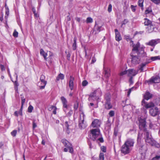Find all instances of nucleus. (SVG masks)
<instances>
[{
    "label": "nucleus",
    "mask_w": 160,
    "mask_h": 160,
    "mask_svg": "<svg viewBox=\"0 0 160 160\" xmlns=\"http://www.w3.org/2000/svg\"><path fill=\"white\" fill-rule=\"evenodd\" d=\"M154 28V26L152 24L148 26L147 28V31L148 32V33L152 32L153 31Z\"/></svg>",
    "instance_id": "nucleus-26"
},
{
    "label": "nucleus",
    "mask_w": 160,
    "mask_h": 160,
    "mask_svg": "<svg viewBox=\"0 0 160 160\" xmlns=\"http://www.w3.org/2000/svg\"><path fill=\"white\" fill-rule=\"evenodd\" d=\"M105 99L106 102H110V95L109 94H106L105 96Z\"/></svg>",
    "instance_id": "nucleus-33"
},
{
    "label": "nucleus",
    "mask_w": 160,
    "mask_h": 160,
    "mask_svg": "<svg viewBox=\"0 0 160 160\" xmlns=\"http://www.w3.org/2000/svg\"><path fill=\"white\" fill-rule=\"evenodd\" d=\"M13 35L15 38H17L18 37V33L16 31V30L14 31V32L13 33Z\"/></svg>",
    "instance_id": "nucleus-45"
},
{
    "label": "nucleus",
    "mask_w": 160,
    "mask_h": 160,
    "mask_svg": "<svg viewBox=\"0 0 160 160\" xmlns=\"http://www.w3.org/2000/svg\"><path fill=\"white\" fill-rule=\"evenodd\" d=\"M130 79L129 80V82H130V83L131 84H132L133 83V80H132V78L133 77H130Z\"/></svg>",
    "instance_id": "nucleus-56"
},
{
    "label": "nucleus",
    "mask_w": 160,
    "mask_h": 160,
    "mask_svg": "<svg viewBox=\"0 0 160 160\" xmlns=\"http://www.w3.org/2000/svg\"><path fill=\"white\" fill-rule=\"evenodd\" d=\"M138 73V70L134 69H129L128 70V75L129 77H133Z\"/></svg>",
    "instance_id": "nucleus-11"
},
{
    "label": "nucleus",
    "mask_w": 160,
    "mask_h": 160,
    "mask_svg": "<svg viewBox=\"0 0 160 160\" xmlns=\"http://www.w3.org/2000/svg\"><path fill=\"white\" fill-rule=\"evenodd\" d=\"M101 124V121L99 120L95 119L92 122L91 125L93 128H98L100 126Z\"/></svg>",
    "instance_id": "nucleus-14"
},
{
    "label": "nucleus",
    "mask_w": 160,
    "mask_h": 160,
    "mask_svg": "<svg viewBox=\"0 0 160 160\" xmlns=\"http://www.w3.org/2000/svg\"><path fill=\"white\" fill-rule=\"evenodd\" d=\"M33 109V107L32 105H29L28 108V112L30 113L32 112Z\"/></svg>",
    "instance_id": "nucleus-37"
},
{
    "label": "nucleus",
    "mask_w": 160,
    "mask_h": 160,
    "mask_svg": "<svg viewBox=\"0 0 160 160\" xmlns=\"http://www.w3.org/2000/svg\"><path fill=\"white\" fill-rule=\"evenodd\" d=\"M152 12V10L151 8H148L145 11V14L147 15L148 14Z\"/></svg>",
    "instance_id": "nucleus-34"
},
{
    "label": "nucleus",
    "mask_w": 160,
    "mask_h": 160,
    "mask_svg": "<svg viewBox=\"0 0 160 160\" xmlns=\"http://www.w3.org/2000/svg\"><path fill=\"white\" fill-rule=\"evenodd\" d=\"M40 54L42 56L45 60H47V54L46 53L43 49H41L40 50Z\"/></svg>",
    "instance_id": "nucleus-29"
},
{
    "label": "nucleus",
    "mask_w": 160,
    "mask_h": 160,
    "mask_svg": "<svg viewBox=\"0 0 160 160\" xmlns=\"http://www.w3.org/2000/svg\"><path fill=\"white\" fill-rule=\"evenodd\" d=\"M104 153H100L99 154L100 160H104Z\"/></svg>",
    "instance_id": "nucleus-39"
},
{
    "label": "nucleus",
    "mask_w": 160,
    "mask_h": 160,
    "mask_svg": "<svg viewBox=\"0 0 160 160\" xmlns=\"http://www.w3.org/2000/svg\"><path fill=\"white\" fill-rule=\"evenodd\" d=\"M15 88V89H17L18 86V84L17 81H15L14 83Z\"/></svg>",
    "instance_id": "nucleus-52"
},
{
    "label": "nucleus",
    "mask_w": 160,
    "mask_h": 160,
    "mask_svg": "<svg viewBox=\"0 0 160 160\" xmlns=\"http://www.w3.org/2000/svg\"><path fill=\"white\" fill-rule=\"evenodd\" d=\"M74 42L73 45H72V48L73 49V50H75L76 48V41H77V38L76 37H75L73 39Z\"/></svg>",
    "instance_id": "nucleus-32"
},
{
    "label": "nucleus",
    "mask_w": 160,
    "mask_h": 160,
    "mask_svg": "<svg viewBox=\"0 0 160 160\" xmlns=\"http://www.w3.org/2000/svg\"><path fill=\"white\" fill-rule=\"evenodd\" d=\"M158 107H155L154 108H152L149 111V113L150 115L152 116H155L157 115L158 112Z\"/></svg>",
    "instance_id": "nucleus-12"
},
{
    "label": "nucleus",
    "mask_w": 160,
    "mask_h": 160,
    "mask_svg": "<svg viewBox=\"0 0 160 160\" xmlns=\"http://www.w3.org/2000/svg\"><path fill=\"white\" fill-rule=\"evenodd\" d=\"M5 14L7 16H5V18L7 19L9 14V10L8 8H7V9L6 10Z\"/></svg>",
    "instance_id": "nucleus-44"
},
{
    "label": "nucleus",
    "mask_w": 160,
    "mask_h": 160,
    "mask_svg": "<svg viewBox=\"0 0 160 160\" xmlns=\"http://www.w3.org/2000/svg\"><path fill=\"white\" fill-rule=\"evenodd\" d=\"M37 126V125L34 122H33V128H35Z\"/></svg>",
    "instance_id": "nucleus-58"
},
{
    "label": "nucleus",
    "mask_w": 160,
    "mask_h": 160,
    "mask_svg": "<svg viewBox=\"0 0 160 160\" xmlns=\"http://www.w3.org/2000/svg\"><path fill=\"white\" fill-rule=\"evenodd\" d=\"M142 105L145 108L148 109L154 107L155 106L160 107V97L156 98L154 100V103L152 102H150L148 103L144 99H143L142 102Z\"/></svg>",
    "instance_id": "nucleus-4"
},
{
    "label": "nucleus",
    "mask_w": 160,
    "mask_h": 160,
    "mask_svg": "<svg viewBox=\"0 0 160 160\" xmlns=\"http://www.w3.org/2000/svg\"><path fill=\"white\" fill-rule=\"evenodd\" d=\"M112 10V5L111 4H109L108 8V11L109 12H111Z\"/></svg>",
    "instance_id": "nucleus-47"
},
{
    "label": "nucleus",
    "mask_w": 160,
    "mask_h": 160,
    "mask_svg": "<svg viewBox=\"0 0 160 160\" xmlns=\"http://www.w3.org/2000/svg\"><path fill=\"white\" fill-rule=\"evenodd\" d=\"M14 115L18 117V112L17 111H15L14 112Z\"/></svg>",
    "instance_id": "nucleus-63"
},
{
    "label": "nucleus",
    "mask_w": 160,
    "mask_h": 160,
    "mask_svg": "<svg viewBox=\"0 0 160 160\" xmlns=\"http://www.w3.org/2000/svg\"><path fill=\"white\" fill-rule=\"evenodd\" d=\"M110 69L108 68H105L104 69V75L106 78H108L110 75Z\"/></svg>",
    "instance_id": "nucleus-24"
},
{
    "label": "nucleus",
    "mask_w": 160,
    "mask_h": 160,
    "mask_svg": "<svg viewBox=\"0 0 160 160\" xmlns=\"http://www.w3.org/2000/svg\"><path fill=\"white\" fill-rule=\"evenodd\" d=\"M140 44L138 42L136 45H133L132 52L131 55L132 57L131 62L132 65H135L139 64L140 62V58L138 57H144L146 55L142 47L140 48Z\"/></svg>",
    "instance_id": "nucleus-1"
},
{
    "label": "nucleus",
    "mask_w": 160,
    "mask_h": 160,
    "mask_svg": "<svg viewBox=\"0 0 160 160\" xmlns=\"http://www.w3.org/2000/svg\"><path fill=\"white\" fill-rule=\"evenodd\" d=\"M93 22V20L92 19L90 18V17H88V18L86 20V22L87 23H91Z\"/></svg>",
    "instance_id": "nucleus-38"
},
{
    "label": "nucleus",
    "mask_w": 160,
    "mask_h": 160,
    "mask_svg": "<svg viewBox=\"0 0 160 160\" xmlns=\"http://www.w3.org/2000/svg\"><path fill=\"white\" fill-rule=\"evenodd\" d=\"M137 146L139 148V152L142 154L145 153L147 151L146 146L138 138Z\"/></svg>",
    "instance_id": "nucleus-6"
},
{
    "label": "nucleus",
    "mask_w": 160,
    "mask_h": 160,
    "mask_svg": "<svg viewBox=\"0 0 160 160\" xmlns=\"http://www.w3.org/2000/svg\"><path fill=\"white\" fill-rule=\"evenodd\" d=\"M144 137L146 142L152 146H155L156 142L152 138L151 133L147 130L145 129Z\"/></svg>",
    "instance_id": "nucleus-5"
},
{
    "label": "nucleus",
    "mask_w": 160,
    "mask_h": 160,
    "mask_svg": "<svg viewBox=\"0 0 160 160\" xmlns=\"http://www.w3.org/2000/svg\"><path fill=\"white\" fill-rule=\"evenodd\" d=\"M25 99H22V100H21V104L23 105L25 103Z\"/></svg>",
    "instance_id": "nucleus-59"
},
{
    "label": "nucleus",
    "mask_w": 160,
    "mask_h": 160,
    "mask_svg": "<svg viewBox=\"0 0 160 160\" xmlns=\"http://www.w3.org/2000/svg\"><path fill=\"white\" fill-rule=\"evenodd\" d=\"M88 84V82L86 80H84L82 82V84L83 86H86Z\"/></svg>",
    "instance_id": "nucleus-49"
},
{
    "label": "nucleus",
    "mask_w": 160,
    "mask_h": 160,
    "mask_svg": "<svg viewBox=\"0 0 160 160\" xmlns=\"http://www.w3.org/2000/svg\"><path fill=\"white\" fill-rule=\"evenodd\" d=\"M115 38L116 41H119L122 39V38L119 32L118 31L117 29H115Z\"/></svg>",
    "instance_id": "nucleus-21"
},
{
    "label": "nucleus",
    "mask_w": 160,
    "mask_h": 160,
    "mask_svg": "<svg viewBox=\"0 0 160 160\" xmlns=\"http://www.w3.org/2000/svg\"><path fill=\"white\" fill-rule=\"evenodd\" d=\"M143 0H139L138 1V5L140 7H143Z\"/></svg>",
    "instance_id": "nucleus-36"
},
{
    "label": "nucleus",
    "mask_w": 160,
    "mask_h": 160,
    "mask_svg": "<svg viewBox=\"0 0 160 160\" xmlns=\"http://www.w3.org/2000/svg\"><path fill=\"white\" fill-rule=\"evenodd\" d=\"M134 143L133 139L131 138L127 139L121 147V153L124 155L129 153L132 150Z\"/></svg>",
    "instance_id": "nucleus-2"
},
{
    "label": "nucleus",
    "mask_w": 160,
    "mask_h": 160,
    "mask_svg": "<svg viewBox=\"0 0 160 160\" xmlns=\"http://www.w3.org/2000/svg\"><path fill=\"white\" fill-rule=\"evenodd\" d=\"M61 100L63 104V107L64 108V110L65 112H66L67 108V101L65 98L63 97H61Z\"/></svg>",
    "instance_id": "nucleus-17"
},
{
    "label": "nucleus",
    "mask_w": 160,
    "mask_h": 160,
    "mask_svg": "<svg viewBox=\"0 0 160 160\" xmlns=\"http://www.w3.org/2000/svg\"><path fill=\"white\" fill-rule=\"evenodd\" d=\"M72 111H70L68 113V115L69 116H70L72 114Z\"/></svg>",
    "instance_id": "nucleus-60"
},
{
    "label": "nucleus",
    "mask_w": 160,
    "mask_h": 160,
    "mask_svg": "<svg viewBox=\"0 0 160 160\" xmlns=\"http://www.w3.org/2000/svg\"><path fill=\"white\" fill-rule=\"evenodd\" d=\"M112 107V105L111 104L110 102H106L105 104V108L107 109H110Z\"/></svg>",
    "instance_id": "nucleus-25"
},
{
    "label": "nucleus",
    "mask_w": 160,
    "mask_h": 160,
    "mask_svg": "<svg viewBox=\"0 0 160 160\" xmlns=\"http://www.w3.org/2000/svg\"><path fill=\"white\" fill-rule=\"evenodd\" d=\"M159 124L157 123H155L153 122H150L149 123V127L150 128L153 129H157L159 128Z\"/></svg>",
    "instance_id": "nucleus-19"
},
{
    "label": "nucleus",
    "mask_w": 160,
    "mask_h": 160,
    "mask_svg": "<svg viewBox=\"0 0 160 160\" xmlns=\"http://www.w3.org/2000/svg\"><path fill=\"white\" fill-rule=\"evenodd\" d=\"M152 2L156 4H159V0H151Z\"/></svg>",
    "instance_id": "nucleus-51"
},
{
    "label": "nucleus",
    "mask_w": 160,
    "mask_h": 160,
    "mask_svg": "<svg viewBox=\"0 0 160 160\" xmlns=\"http://www.w3.org/2000/svg\"><path fill=\"white\" fill-rule=\"evenodd\" d=\"M51 108L52 109H54L53 111V113L54 114H56V108L54 106H52Z\"/></svg>",
    "instance_id": "nucleus-48"
},
{
    "label": "nucleus",
    "mask_w": 160,
    "mask_h": 160,
    "mask_svg": "<svg viewBox=\"0 0 160 160\" xmlns=\"http://www.w3.org/2000/svg\"><path fill=\"white\" fill-rule=\"evenodd\" d=\"M125 39L127 41H130V44L131 45H132V46H133V45H134L133 44V41L131 40V38H130V37L129 36H124Z\"/></svg>",
    "instance_id": "nucleus-30"
},
{
    "label": "nucleus",
    "mask_w": 160,
    "mask_h": 160,
    "mask_svg": "<svg viewBox=\"0 0 160 160\" xmlns=\"http://www.w3.org/2000/svg\"><path fill=\"white\" fill-rule=\"evenodd\" d=\"M139 127L141 129H143L145 132V129L147 130L145 128L146 126V121L144 119H140L139 120ZM145 132H144V133Z\"/></svg>",
    "instance_id": "nucleus-13"
},
{
    "label": "nucleus",
    "mask_w": 160,
    "mask_h": 160,
    "mask_svg": "<svg viewBox=\"0 0 160 160\" xmlns=\"http://www.w3.org/2000/svg\"><path fill=\"white\" fill-rule=\"evenodd\" d=\"M151 59L152 61H154L160 59V58L159 56L152 57L151 58Z\"/></svg>",
    "instance_id": "nucleus-35"
},
{
    "label": "nucleus",
    "mask_w": 160,
    "mask_h": 160,
    "mask_svg": "<svg viewBox=\"0 0 160 160\" xmlns=\"http://www.w3.org/2000/svg\"><path fill=\"white\" fill-rule=\"evenodd\" d=\"M0 68L2 71H3L5 70V68L4 66L2 65H0Z\"/></svg>",
    "instance_id": "nucleus-55"
},
{
    "label": "nucleus",
    "mask_w": 160,
    "mask_h": 160,
    "mask_svg": "<svg viewBox=\"0 0 160 160\" xmlns=\"http://www.w3.org/2000/svg\"><path fill=\"white\" fill-rule=\"evenodd\" d=\"M96 61V59H95V58H92V62L93 63H94V62H95Z\"/></svg>",
    "instance_id": "nucleus-64"
},
{
    "label": "nucleus",
    "mask_w": 160,
    "mask_h": 160,
    "mask_svg": "<svg viewBox=\"0 0 160 160\" xmlns=\"http://www.w3.org/2000/svg\"><path fill=\"white\" fill-rule=\"evenodd\" d=\"M101 92L100 89H98L90 94L88 100L90 101L92 100H98L99 98V96H101Z\"/></svg>",
    "instance_id": "nucleus-7"
},
{
    "label": "nucleus",
    "mask_w": 160,
    "mask_h": 160,
    "mask_svg": "<svg viewBox=\"0 0 160 160\" xmlns=\"http://www.w3.org/2000/svg\"><path fill=\"white\" fill-rule=\"evenodd\" d=\"M53 56V53L52 52H49V56L47 58V59H48L47 61L50 63H51L52 62L53 59L52 57Z\"/></svg>",
    "instance_id": "nucleus-28"
},
{
    "label": "nucleus",
    "mask_w": 160,
    "mask_h": 160,
    "mask_svg": "<svg viewBox=\"0 0 160 160\" xmlns=\"http://www.w3.org/2000/svg\"><path fill=\"white\" fill-rule=\"evenodd\" d=\"M17 133V131L16 130H14L11 132V134L13 137H15L16 136Z\"/></svg>",
    "instance_id": "nucleus-43"
},
{
    "label": "nucleus",
    "mask_w": 160,
    "mask_h": 160,
    "mask_svg": "<svg viewBox=\"0 0 160 160\" xmlns=\"http://www.w3.org/2000/svg\"><path fill=\"white\" fill-rule=\"evenodd\" d=\"M85 116V115L83 112L80 115L79 120V127L81 129L85 128L87 126L84 121Z\"/></svg>",
    "instance_id": "nucleus-8"
},
{
    "label": "nucleus",
    "mask_w": 160,
    "mask_h": 160,
    "mask_svg": "<svg viewBox=\"0 0 160 160\" xmlns=\"http://www.w3.org/2000/svg\"><path fill=\"white\" fill-rule=\"evenodd\" d=\"M132 89V88H131L129 89V90H128V94H127V96H129Z\"/></svg>",
    "instance_id": "nucleus-53"
},
{
    "label": "nucleus",
    "mask_w": 160,
    "mask_h": 160,
    "mask_svg": "<svg viewBox=\"0 0 160 160\" xmlns=\"http://www.w3.org/2000/svg\"><path fill=\"white\" fill-rule=\"evenodd\" d=\"M160 80V78L158 77H153L149 80L148 82L149 84L152 83H158L159 82Z\"/></svg>",
    "instance_id": "nucleus-15"
},
{
    "label": "nucleus",
    "mask_w": 160,
    "mask_h": 160,
    "mask_svg": "<svg viewBox=\"0 0 160 160\" xmlns=\"http://www.w3.org/2000/svg\"><path fill=\"white\" fill-rule=\"evenodd\" d=\"M152 95L148 92H147L145 94L144 97V99L148 100L152 97Z\"/></svg>",
    "instance_id": "nucleus-23"
},
{
    "label": "nucleus",
    "mask_w": 160,
    "mask_h": 160,
    "mask_svg": "<svg viewBox=\"0 0 160 160\" xmlns=\"http://www.w3.org/2000/svg\"><path fill=\"white\" fill-rule=\"evenodd\" d=\"M160 42V40L159 39H152L149 41L148 42L146 43V45L154 47L156 44Z\"/></svg>",
    "instance_id": "nucleus-10"
},
{
    "label": "nucleus",
    "mask_w": 160,
    "mask_h": 160,
    "mask_svg": "<svg viewBox=\"0 0 160 160\" xmlns=\"http://www.w3.org/2000/svg\"><path fill=\"white\" fill-rule=\"evenodd\" d=\"M128 22V21L127 19H124L122 22L121 27H122L123 25L125 24H126Z\"/></svg>",
    "instance_id": "nucleus-50"
},
{
    "label": "nucleus",
    "mask_w": 160,
    "mask_h": 160,
    "mask_svg": "<svg viewBox=\"0 0 160 160\" xmlns=\"http://www.w3.org/2000/svg\"><path fill=\"white\" fill-rule=\"evenodd\" d=\"M45 76L43 75H42L40 78V80L42 83L43 85L40 87V88L41 89H44L47 84V81L45 80Z\"/></svg>",
    "instance_id": "nucleus-16"
},
{
    "label": "nucleus",
    "mask_w": 160,
    "mask_h": 160,
    "mask_svg": "<svg viewBox=\"0 0 160 160\" xmlns=\"http://www.w3.org/2000/svg\"><path fill=\"white\" fill-rule=\"evenodd\" d=\"M74 80V78L72 76H71L70 77V79L69 82V86L70 89L72 90L73 88V81Z\"/></svg>",
    "instance_id": "nucleus-18"
},
{
    "label": "nucleus",
    "mask_w": 160,
    "mask_h": 160,
    "mask_svg": "<svg viewBox=\"0 0 160 160\" xmlns=\"http://www.w3.org/2000/svg\"><path fill=\"white\" fill-rule=\"evenodd\" d=\"M144 20V23L145 26H148L152 24V21L147 18H145Z\"/></svg>",
    "instance_id": "nucleus-27"
},
{
    "label": "nucleus",
    "mask_w": 160,
    "mask_h": 160,
    "mask_svg": "<svg viewBox=\"0 0 160 160\" xmlns=\"http://www.w3.org/2000/svg\"><path fill=\"white\" fill-rule=\"evenodd\" d=\"M90 132L91 134L90 138L92 140L96 141L98 143H99V142H103V139L101 137L100 130L99 129H92L90 130Z\"/></svg>",
    "instance_id": "nucleus-3"
},
{
    "label": "nucleus",
    "mask_w": 160,
    "mask_h": 160,
    "mask_svg": "<svg viewBox=\"0 0 160 160\" xmlns=\"http://www.w3.org/2000/svg\"><path fill=\"white\" fill-rule=\"evenodd\" d=\"M146 63H142L140 64L138 67V69L137 70H140V72H142L144 71V69L145 67Z\"/></svg>",
    "instance_id": "nucleus-22"
},
{
    "label": "nucleus",
    "mask_w": 160,
    "mask_h": 160,
    "mask_svg": "<svg viewBox=\"0 0 160 160\" xmlns=\"http://www.w3.org/2000/svg\"><path fill=\"white\" fill-rule=\"evenodd\" d=\"M65 126H66V127L67 128V133H68V134L69 133V132L68 131V129H69V128H68V127H69V125L68 124V122H65Z\"/></svg>",
    "instance_id": "nucleus-42"
},
{
    "label": "nucleus",
    "mask_w": 160,
    "mask_h": 160,
    "mask_svg": "<svg viewBox=\"0 0 160 160\" xmlns=\"http://www.w3.org/2000/svg\"><path fill=\"white\" fill-rule=\"evenodd\" d=\"M76 20L78 22H79L80 21V18H79L77 17L75 18Z\"/></svg>",
    "instance_id": "nucleus-62"
},
{
    "label": "nucleus",
    "mask_w": 160,
    "mask_h": 160,
    "mask_svg": "<svg viewBox=\"0 0 160 160\" xmlns=\"http://www.w3.org/2000/svg\"><path fill=\"white\" fill-rule=\"evenodd\" d=\"M131 7L133 12H134L135 11L136 9L135 8V7L134 6L132 5H131Z\"/></svg>",
    "instance_id": "nucleus-54"
},
{
    "label": "nucleus",
    "mask_w": 160,
    "mask_h": 160,
    "mask_svg": "<svg viewBox=\"0 0 160 160\" xmlns=\"http://www.w3.org/2000/svg\"><path fill=\"white\" fill-rule=\"evenodd\" d=\"M64 78V75L62 73H60L56 78V81H59L60 79L62 80Z\"/></svg>",
    "instance_id": "nucleus-31"
},
{
    "label": "nucleus",
    "mask_w": 160,
    "mask_h": 160,
    "mask_svg": "<svg viewBox=\"0 0 160 160\" xmlns=\"http://www.w3.org/2000/svg\"><path fill=\"white\" fill-rule=\"evenodd\" d=\"M108 114L110 117H112L114 115L115 112L114 111L111 110L109 112Z\"/></svg>",
    "instance_id": "nucleus-40"
},
{
    "label": "nucleus",
    "mask_w": 160,
    "mask_h": 160,
    "mask_svg": "<svg viewBox=\"0 0 160 160\" xmlns=\"http://www.w3.org/2000/svg\"><path fill=\"white\" fill-rule=\"evenodd\" d=\"M70 54L69 52H68V54L67 55V57L68 58V60L70 59Z\"/></svg>",
    "instance_id": "nucleus-61"
},
{
    "label": "nucleus",
    "mask_w": 160,
    "mask_h": 160,
    "mask_svg": "<svg viewBox=\"0 0 160 160\" xmlns=\"http://www.w3.org/2000/svg\"><path fill=\"white\" fill-rule=\"evenodd\" d=\"M126 74L128 75V70H125L123 72H121L119 73V75L120 76H122Z\"/></svg>",
    "instance_id": "nucleus-41"
},
{
    "label": "nucleus",
    "mask_w": 160,
    "mask_h": 160,
    "mask_svg": "<svg viewBox=\"0 0 160 160\" xmlns=\"http://www.w3.org/2000/svg\"><path fill=\"white\" fill-rule=\"evenodd\" d=\"M101 150L103 152H105L106 151V148L104 146L101 147Z\"/></svg>",
    "instance_id": "nucleus-46"
},
{
    "label": "nucleus",
    "mask_w": 160,
    "mask_h": 160,
    "mask_svg": "<svg viewBox=\"0 0 160 160\" xmlns=\"http://www.w3.org/2000/svg\"><path fill=\"white\" fill-rule=\"evenodd\" d=\"M61 142L63 143L65 147L68 148L70 153L73 152V150L72 145L68 141L65 139H63L61 140Z\"/></svg>",
    "instance_id": "nucleus-9"
},
{
    "label": "nucleus",
    "mask_w": 160,
    "mask_h": 160,
    "mask_svg": "<svg viewBox=\"0 0 160 160\" xmlns=\"http://www.w3.org/2000/svg\"><path fill=\"white\" fill-rule=\"evenodd\" d=\"M78 107V104L77 103L76 104H75L74 105V109L75 110H77Z\"/></svg>",
    "instance_id": "nucleus-57"
},
{
    "label": "nucleus",
    "mask_w": 160,
    "mask_h": 160,
    "mask_svg": "<svg viewBox=\"0 0 160 160\" xmlns=\"http://www.w3.org/2000/svg\"><path fill=\"white\" fill-rule=\"evenodd\" d=\"M102 25H99L96 22H95V24L94 26V29L93 31V32H95V34H96L97 33L96 31H97V32H100L101 30Z\"/></svg>",
    "instance_id": "nucleus-20"
}]
</instances>
